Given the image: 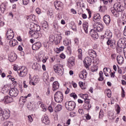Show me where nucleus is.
Segmentation results:
<instances>
[{"mask_svg":"<svg viewBox=\"0 0 126 126\" xmlns=\"http://www.w3.org/2000/svg\"><path fill=\"white\" fill-rule=\"evenodd\" d=\"M16 59H17V56L16 55V54L15 53H11L9 57V60L10 62L13 63V62H15V61H16Z\"/></svg>","mask_w":126,"mask_h":126,"instance_id":"obj_17","label":"nucleus"},{"mask_svg":"<svg viewBox=\"0 0 126 126\" xmlns=\"http://www.w3.org/2000/svg\"><path fill=\"white\" fill-rule=\"evenodd\" d=\"M49 41L50 42H51L52 43H53V42L55 41V36H54L53 35H51L49 36Z\"/></svg>","mask_w":126,"mask_h":126,"instance_id":"obj_45","label":"nucleus"},{"mask_svg":"<svg viewBox=\"0 0 126 126\" xmlns=\"http://www.w3.org/2000/svg\"><path fill=\"white\" fill-rule=\"evenodd\" d=\"M78 57H79V59H81L82 57V49H79L78 50Z\"/></svg>","mask_w":126,"mask_h":126,"instance_id":"obj_43","label":"nucleus"},{"mask_svg":"<svg viewBox=\"0 0 126 126\" xmlns=\"http://www.w3.org/2000/svg\"><path fill=\"white\" fill-rule=\"evenodd\" d=\"M3 126H13V123L11 121H6L3 123Z\"/></svg>","mask_w":126,"mask_h":126,"instance_id":"obj_37","label":"nucleus"},{"mask_svg":"<svg viewBox=\"0 0 126 126\" xmlns=\"http://www.w3.org/2000/svg\"><path fill=\"white\" fill-rule=\"evenodd\" d=\"M62 40V36L59 35L57 37V42L58 43H61V40Z\"/></svg>","mask_w":126,"mask_h":126,"instance_id":"obj_52","label":"nucleus"},{"mask_svg":"<svg viewBox=\"0 0 126 126\" xmlns=\"http://www.w3.org/2000/svg\"><path fill=\"white\" fill-rule=\"evenodd\" d=\"M28 120L29 123H32L33 122V118H32L31 115L28 116Z\"/></svg>","mask_w":126,"mask_h":126,"instance_id":"obj_48","label":"nucleus"},{"mask_svg":"<svg viewBox=\"0 0 126 126\" xmlns=\"http://www.w3.org/2000/svg\"><path fill=\"white\" fill-rule=\"evenodd\" d=\"M122 19L123 21H125V22H126V14L125 13H123L122 15Z\"/></svg>","mask_w":126,"mask_h":126,"instance_id":"obj_47","label":"nucleus"},{"mask_svg":"<svg viewBox=\"0 0 126 126\" xmlns=\"http://www.w3.org/2000/svg\"><path fill=\"white\" fill-rule=\"evenodd\" d=\"M41 122L45 124V125H50V120H49V117L47 115H45L42 117Z\"/></svg>","mask_w":126,"mask_h":126,"instance_id":"obj_23","label":"nucleus"},{"mask_svg":"<svg viewBox=\"0 0 126 126\" xmlns=\"http://www.w3.org/2000/svg\"><path fill=\"white\" fill-rule=\"evenodd\" d=\"M0 6L1 7H0V11L1 10V12L3 13V12L5 11V9H6V6H7V2L2 3Z\"/></svg>","mask_w":126,"mask_h":126,"instance_id":"obj_28","label":"nucleus"},{"mask_svg":"<svg viewBox=\"0 0 126 126\" xmlns=\"http://www.w3.org/2000/svg\"><path fill=\"white\" fill-rule=\"evenodd\" d=\"M70 97H73V98H74V99H77V95L74 93H72L70 94Z\"/></svg>","mask_w":126,"mask_h":126,"instance_id":"obj_46","label":"nucleus"},{"mask_svg":"<svg viewBox=\"0 0 126 126\" xmlns=\"http://www.w3.org/2000/svg\"><path fill=\"white\" fill-rule=\"evenodd\" d=\"M27 108L30 111H31L32 112H33L34 110H35L34 105L31 102L28 103Z\"/></svg>","mask_w":126,"mask_h":126,"instance_id":"obj_30","label":"nucleus"},{"mask_svg":"<svg viewBox=\"0 0 126 126\" xmlns=\"http://www.w3.org/2000/svg\"><path fill=\"white\" fill-rule=\"evenodd\" d=\"M68 65H69L70 67H71V66H74V65L75 64L74 63V62H70L68 63Z\"/></svg>","mask_w":126,"mask_h":126,"instance_id":"obj_57","label":"nucleus"},{"mask_svg":"<svg viewBox=\"0 0 126 126\" xmlns=\"http://www.w3.org/2000/svg\"><path fill=\"white\" fill-rule=\"evenodd\" d=\"M71 28L73 30V31H75V32L77 31L76 26V25L72 26Z\"/></svg>","mask_w":126,"mask_h":126,"instance_id":"obj_63","label":"nucleus"},{"mask_svg":"<svg viewBox=\"0 0 126 126\" xmlns=\"http://www.w3.org/2000/svg\"><path fill=\"white\" fill-rule=\"evenodd\" d=\"M86 10H87L88 13H89V18H91V11L88 8H87Z\"/></svg>","mask_w":126,"mask_h":126,"instance_id":"obj_58","label":"nucleus"},{"mask_svg":"<svg viewBox=\"0 0 126 126\" xmlns=\"http://www.w3.org/2000/svg\"><path fill=\"white\" fill-rule=\"evenodd\" d=\"M92 63V60L89 57H86L85 59V61H84V65L87 68L91 65Z\"/></svg>","mask_w":126,"mask_h":126,"instance_id":"obj_13","label":"nucleus"},{"mask_svg":"<svg viewBox=\"0 0 126 126\" xmlns=\"http://www.w3.org/2000/svg\"><path fill=\"white\" fill-rule=\"evenodd\" d=\"M73 62H75L74 58L71 57V58H69L68 61V63H72Z\"/></svg>","mask_w":126,"mask_h":126,"instance_id":"obj_51","label":"nucleus"},{"mask_svg":"<svg viewBox=\"0 0 126 126\" xmlns=\"http://www.w3.org/2000/svg\"><path fill=\"white\" fill-rule=\"evenodd\" d=\"M17 72L19 73V76L24 77L27 74V69L25 67H22L18 70Z\"/></svg>","mask_w":126,"mask_h":126,"instance_id":"obj_6","label":"nucleus"},{"mask_svg":"<svg viewBox=\"0 0 126 126\" xmlns=\"http://www.w3.org/2000/svg\"><path fill=\"white\" fill-rule=\"evenodd\" d=\"M43 79L46 85H50V83H49V74L48 73H43Z\"/></svg>","mask_w":126,"mask_h":126,"instance_id":"obj_21","label":"nucleus"},{"mask_svg":"<svg viewBox=\"0 0 126 126\" xmlns=\"http://www.w3.org/2000/svg\"><path fill=\"white\" fill-rule=\"evenodd\" d=\"M110 10L112 14L115 17H119L120 16V13L124 10V6H122L120 3H116L114 4V7H112Z\"/></svg>","mask_w":126,"mask_h":126,"instance_id":"obj_1","label":"nucleus"},{"mask_svg":"<svg viewBox=\"0 0 126 126\" xmlns=\"http://www.w3.org/2000/svg\"><path fill=\"white\" fill-rule=\"evenodd\" d=\"M89 27V24L88 22H85L83 24V28L86 34L88 33V27Z\"/></svg>","mask_w":126,"mask_h":126,"instance_id":"obj_29","label":"nucleus"},{"mask_svg":"<svg viewBox=\"0 0 126 126\" xmlns=\"http://www.w3.org/2000/svg\"><path fill=\"white\" fill-rule=\"evenodd\" d=\"M27 96H21L19 98V103L20 105H24L27 101Z\"/></svg>","mask_w":126,"mask_h":126,"instance_id":"obj_26","label":"nucleus"},{"mask_svg":"<svg viewBox=\"0 0 126 126\" xmlns=\"http://www.w3.org/2000/svg\"><path fill=\"white\" fill-rule=\"evenodd\" d=\"M1 115H0V117H2L1 120L2 121L4 120H7L9 117H10V114H9V112L7 111H3V110L1 108Z\"/></svg>","mask_w":126,"mask_h":126,"instance_id":"obj_10","label":"nucleus"},{"mask_svg":"<svg viewBox=\"0 0 126 126\" xmlns=\"http://www.w3.org/2000/svg\"><path fill=\"white\" fill-rule=\"evenodd\" d=\"M60 88V83L58 81H55L52 84V90L53 91H56V90H58Z\"/></svg>","mask_w":126,"mask_h":126,"instance_id":"obj_24","label":"nucleus"},{"mask_svg":"<svg viewBox=\"0 0 126 126\" xmlns=\"http://www.w3.org/2000/svg\"><path fill=\"white\" fill-rule=\"evenodd\" d=\"M123 42H124V45L126 46V38H120L117 42L118 48H124V43H123Z\"/></svg>","mask_w":126,"mask_h":126,"instance_id":"obj_11","label":"nucleus"},{"mask_svg":"<svg viewBox=\"0 0 126 126\" xmlns=\"http://www.w3.org/2000/svg\"><path fill=\"white\" fill-rule=\"evenodd\" d=\"M59 3L60 2H58V1H56L54 3V6L57 10H60V6H61Z\"/></svg>","mask_w":126,"mask_h":126,"instance_id":"obj_40","label":"nucleus"},{"mask_svg":"<svg viewBox=\"0 0 126 126\" xmlns=\"http://www.w3.org/2000/svg\"><path fill=\"white\" fill-rule=\"evenodd\" d=\"M82 13H83V10L82 9V8H80L78 10V14H79V15H80L82 14Z\"/></svg>","mask_w":126,"mask_h":126,"instance_id":"obj_56","label":"nucleus"},{"mask_svg":"<svg viewBox=\"0 0 126 126\" xmlns=\"http://www.w3.org/2000/svg\"><path fill=\"white\" fill-rule=\"evenodd\" d=\"M33 30L34 31V32H38L40 31V30H41V28L39 26L35 25Z\"/></svg>","mask_w":126,"mask_h":126,"instance_id":"obj_41","label":"nucleus"},{"mask_svg":"<svg viewBox=\"0 0 126 126\" xmlns=\"http://www.w3.org/2000/svg\"><path fill=\"white\" fill-rule=\"evenodd\" d=\"M79 86H80V87L82 88V89H85V88H83V82H79Z\"/></svg>","mask_w":126,"mask_h":126,"instance_id":"obj_60","label":"nucleus"},{"mask_svg":"<svg viewBox=\"0 0 126 126\" xmlns=\"http://www.w3.org/2000/svg\"><path fill=\"white\" fill-rule=\"evenodd\" d=\"M42 36L41 34H39V32H34V33L32 34V37L34 39H38L39 37Z\"/></svg>","mask_w":126,"mask_h":126,"instance_id":"obj_34","label":"nucleus"},{"mask_svg":"<svg viewBox=\"0 0 126 126\" xmlns=\"http://www.w3.org/2000/svg\"><path fill=\"white\" fill-rule=\"evenodd\" d=\"M90 34L93 38H94L95 39H98L99 36L98 35V33L96 32L95 30H91L90 32Z\"/></svg>","mask_w":126,"mask_h":126,"instance_id":"obj_20","label":"nucleus"},{"mask_svg":"<svg viewBox=\"0 0 126 126\" xmlns=\"http://www.w3.org/2000/svg\"><path fill=\"white\" fill-rule=\"evenodd\" d=\"M116 112H117V114H120V112H121V107L120 106L118 105L117 108L116 109Z\"/></svg>","mask_w":126,"mask_h":126,"instance_id":"obj_53","label":"nucleus"},{"mask_svg":"<svg viewBox=\"0 0 126 126\" xmlns=\"http://www.w3.org/2000/svg\"><path fill=\"white\" fill-rule=\"evenodd\" d=\"M101 20V16L99 13L94 14L93 17V20L94 22H97V21H100Z\"/></svg>","mask_w":126,"mask_h":126,"instance_id":"obj_27","label":"nucleus"},{"mask_svg":"<svg viewBox=\"0 0 126 126\" xmlns=\"http://www.w3.org/2000/svg\"><path fill=\"white\" fill-rule=\"evenodd\" d=\"M75 102L73 101H67L65 103V107L68 111H73L75 108Z\"/></svg>","mask_w":126,"mask_h":126,"instance_id":"obj_4","label":"nucleus"},{"mask_svg":"<svg viewBox=\"0 0 126 126\" xmlns=\"http://www.w3.org/2000/svg\"><path fill=\"white\" fill-rule=\"evenodd\" d=\"M107 45H110L111 48L112 49H118V44L115 40L108 39L107 41Z\"/></svg>","mask_w":126,"mask_h":126,"instance_id":"obj_7","label":"nucleus"},{"mask_svg":"<svg viewBox=\"0 0 126 126\" xmlns=\"http://www.w3.org/2000/svg\"><path fill=\"white\" fill-rule=\"evenodd\" d=\"M14 37V32L11 29H8L6 33V38L7 40H12Z\"/></svg>","mask_w":126,"mask_h":126,"instance_id":"obj_8","label":"nucleus"},{"mask_svg":"<svg viewBox=\"0 0 126 126\" xmlns=\"http://www.w3.org/2000/svg\"><path fill=\"white\" fill-rule=\"evenodd\" d=\"M39 81H40V79L38 78H36V77H33V79L30 81V84L31 85H33L35 86L37 83H39Z\"/></svg>","mask_w":126,"mask_h":126,"instance_id":"obj_18","label":"nucleus"},{"mask_svg":"<svg viewBox=\"0 0 126 126\" xmlns=\"http://www.w3.org/2000/svg\"><path fill=\"white\" fill-rule=\"evenodd\" d=\"M63 44L65 46H68L71 44V41L70 39H67L63 41Z\"/></svg>","mask_w":126,"mask_h":126,"instance_id":"obj_39","label":"nucleus"},{"mask_svg":"<svg viewBox=\"0 0 126 126\" xmlns=\"http://www.w3.org/2000/svg\"><path fill=\"white\" fill-rule=\"evenodd\" d=\"M71 13H72V14H77V12H76V10H75L73 8L71 9Z\"/></svg>","mask_w":126,"mask_h":126,"instance_id":"obj_54","label":"nucleus"},{"mask_svg":"<svg viewBox=\"0 0 126 126\" xmlns=\"http://www.w3.org/2000/svg\"><path fill=\"white\" fill-rule=\"evenodd\" d=\"M32 69L34 70H39L41 68V65L39 63H33L32 66Z\"/></svg>","mask_w":126,"mask_h":126,"instance_id":"obj_31","label":"nucleus"},{"mask_svg":"<svg viewBox=\"0 0 126 126\" xmlns=\"http://www.w3.org/2000/svg\"><path fill=\"white\" fill-rule=\"evenodd\" d=\"M42 28L44 31H47L49 29V25H48V23L45 22L42 24Z\"/></svg>","mask_w":126,"mask_h":126,"instance_id":"obj_36","label":"nucleus"},{"mask_svg":"<svg viewBox=\"0 0 126 126\" xmlns=\"http://www.w3.org/2000/svg\"><path fill=\"white\" fill-rule=\"evenodd\" d=\"M103 21L106 25H109L111 22V18H110V16L109 15H105L103 17Z\"/></svg>","mask_w":126,"mask_h":126,"instance_id":"obj_22","label":"nucleus"},{"mask_svg":"<svg viewBox=\"0 0 126 126\" xmlns=\"http://www.w3.org/2000/svg\"><path fill=\"white\" fill-rule=\"evenodd\" d=\"M64 49V47L63 46H61L58 49V52H63V49Z\"/></svg>","mask_w":126,"mask_h":126,"instance_id":"obj_61","label":"nucleus"},{"mask_svg":"<svg viewBox=\"0 0 126 126\" xmlns=\"http://www.w3.org/2000/svg\"><path fill=\"white\" fill-rule=\"evenodd\" d=\"M54 71L59 76H62L63 74L64 70L63 65L61 64H56L54 66Z\"/></svg>","mask_w":126,"mask_h":126,"instance_id":"obj_2","label":"nucleus"},{"mask_svg":"<svg viewBox=\"0 0 126 126\" xmlns=\"http://www.w3.org/2000/svg\"><path fill=\"white\" fill-rule=\"evenodd\" d=\"M112 36H113V33L112 32L109 30H106L103 35L104 38L106 39H108V40H111V38H112Z\"/></svg>","mask_w":126,"mask_h":126,"instance_id":"obj_14","label":"nucleus"},{"mask_svg":"<svg viewBox=\"0 0 126 126\" xmlns=\"http://www.w3.org/2000/svg\"><path fill=\"white\" fill-rule=\"evenodd\" d=\"M48 14L50 15V16H53V10H49L48 12H47Z\"/></svg>","mask_w":126,"mask_h":126,"instance_id":"obj_59","label":"nucleus"},{"mask_svg":"<svg viewBox=\"0 0 126 126\" xmlns=\"http://www.w3.org/2000/svg\"><path fill=\"white\" fill-rule=\"evenodd\" d=\"M98 70V67L96 66H93L91 68V71L92 72H95V71H97Z\"/></svg>","mask_w":126,"mask_h":126,"instance_id":"obj_42","label":"nucleus"},{"mask_svg":"<svg viewBox=\"0 0 126 126\" xmlns=\"http://www.w3.org/2000/svg\"><path fill=\"white\" fill-rule=\"evenodd\" d=\"M81 97L83 99H84V102H85L86 101H90V99H88L89 96L88 94H81Z\"/></svg>","mask_w":126,"mask_h":126,"instance_id":"obj_35","label":"nucleus"},{"mask_svg":"<svg viewBox=\"0 0 126 126\" xmlns=\"http://www.w3.org/2000/svg\"><path fill=\"white\" fill-rule=\"evenodd\" d=\"M123 53L124 54V56L125 57V58L126 59V47H124L123 48Z\"/></svg>","mask_w":126,"mask_h":126,"instance_id":"obj_64","label":"nucleus"},{"mask_svg":"<svg viewBox=\"0 0 126 126\" xmlns=\"http://www.w3.org/2000/svg\"><path fill=\"white\" fill-rule=\"evenodd\" d=\"M30 0H23V3L25 5H27L29 3Z\"/></svg>","mask_w":126,"mask_h":126,"instance_id":"obj_49","label":"nucleus"},{"mask_svg":"<svg viewBox=\"0 0 126 126\" xmlns=\"http://www.w3.org/2000/svg\"><path fill=\"white\" fill-rule=\"evenodd\" d=\"M112 71V70L110 68H104L103 73L105 74V76H109V73Z\"/></svg>","mask_w":126,"mask_h":126,"instance_id":"obj_32","label":"nucleus"},{"mask_svg":"<svg viewBox=\"0 0 126 126\" xmlns=\"http://www.w3.org/2000/svg\"><path fill=\"white\" fill-rule=\"evenodd\" d=\"M99 78L98 79V81H103L104 80V77H103V72L100 71L99 72Z\"/></svg>","mask_w":126,"mask_h":126,"instance_id":"obj_38","label":"nucleus"},{"mask_svg":"<svg viewBox=\"0 0 126 126\" xmlns=\"http://www.w3.org/2000/svg\"><path fill=\"white\" fill-rule=\"evenodd\" d=\"M93 27L94 29L97 32H101V31H103V29L104 28L103 24L99 22L95 23L93 25Z\"/></svg>","mask_w":126,"mask_h":126,"instance_id":"obj_5","label":"nucleus"},{"mask_svg":"<svg viewBox=\"0 0 126 126\" xmlns=\"http://www.w3.org/2000/svg\"><path fill=\"white\" fill-rule=\"evenodd\" d=\"M88 52L89 56H90V57L93 59H94V58H96V57H97V53H96V51H94L93 49H89Z\"/></svg>","mask_w":126,"mask_h":126,"instance_id":"obj_16","label":"nucleus"},{"mask_svg":"<svg viewBox=\"0 0 126 126\" xmlns=\"http://www.w3.org/2000/svg\"><path fill=\"white\" fill-rule=\"evenodd\" d=\"M83 108L84 109H85V110H87V111H89V110L91 109V104H90V101L88 100L87 101V100H86L84 104Z\"/></svg>","mask_w":126,"mask_h":126,"instance_id":"obj_19","label":"nucleus"},{"mask_svg":"<svg viewBox=\"0 0 126 126\" xmlns=\"http://www.w3.org/2000/svg\"><path fill=\"white\" fill-rule=\"evenodd\" d=\"M63 109V106L61 104H58L54 109V111L55 113H58V112H60V111H62Z\"/></svg>","mask_w":126,"mask_h":126,"instance_id":"obj_33","label":"nucleus"},{"mask_svg":"<svg viewBox=\"0 0 126 126\" xmlns=\"http://www.w3.org/2000/svg\"><path fill=\"white\" fill-rule=\"evenodd\" d=\"M106 94L108 98H111V96H112V92H111V90H108Z\"/></svg>","mask_w":126,"mask_h":126,"instance_id":"obj_44","label":"nucleus"},{"mask_svg":"<svg viewBox=\"0 0 126 126\" xmlns=\"http://www.w3.org/2000/svg\"><path fill=\"white\" fill-rule=\"evenodd\" d=\"M117 61L119 64H123L124 63V62L125 61V59L123 56L118 55L117 57Z\"/></svg>","mask_w":126,"mask_h":126,"instance_id":"obj_25","label":"nucleus"},{"mask_svg":"<svg viewBox=\"0 0 126 126\" xmlns=\"http://www.w3.org/2000/svg\"><path fill=\"white\" fill-rule=\"evenodd\" d=\"M55 101L57 103H62L63 100V94L61 92H57L54 94Z\"/></svg>","mask_w":126,"mask_h":126,"instance_id":"obj_3","label":"nucleus"},{"mask_svg":"<svg viewBox=\"0 0 126 126\" xmlns=\"http://www.w3.org/2000/svg\"><path fill=\"white\" fill-rule=\"evenodd\" d=\"M18 93V90H17L16 88H14L10 90L9 94L10 95V96H11V97L15 98V97H17Z\"/></svg>","mask_w":126,"mask_h":126,"instance_id":"obj_9","label":"nucleus"},{"mask_svg":"<svg viewBox=\"0 0 126 126\" xmlns=\"http://www.w3.org/2000/svg\"><path fill=\"white\" fill-rule=\"evenodd\" d=\"M12 42L13 43V47L16 46V43H17V40L16 39H13L12 40Z\"/></svg>","mask_w":126,"mask_h":126,"instance_id":"obj_55","label":"nucleus"},{"mask_svg":"<svg viewBox=\"0 0 126 126\" xmlns=\"http://www.w3.org/2000/svg\"><path fill=\"white\" fill-rule=\"evenodd\" d=\"M81 72L82 73L83 76H84V79L85 80V78H86V77H87V73L85 72L84 71H82Z\"/></svg>","mask_w":126,"mask_h":126,"instance_id":"obj_50","label":"nucleus"},{"mask_svg":"<svg viewBox=\"0 0 126 126\" xmlns=\"http://www.w3.org/2000/svg\"><path fill=\"white\" fill-rule=\"evenodd\" d=\"M1 101L4 102V104H8V103L13 102V98L8 95H6L4 97L3 99H1Z\"/></svg>","mask_w":126,"mask_h":126,"instance_id":"obj_12","label":"nucleus"},{"mask_svg":"<svg viewBox=\"0 0 126 126\" xmlns=\"http://www.w3.org/2000/svg\"><path fill=\"white\" fill-rule=\"evenodd\" d=\"M35 11L37 14H40L41 13V9L39 8H37L35 10Z\"/></svg>","mask_w":126,"mask_h":126,"instance_id":"obj_62","label":"nucleus"},{"mask_svg":"<svg viewBox=\"0 0 126 126\" xmlns=\"http://www.w3.org/2000/svg\"><path fill=\"white\" fill-rule=\"evenodd\" d=\"M41 47H42V44L41 43V42H37L34 44H32V49L34 51H37V50H39V49H40Z\"/></svg>","mask_w":126,"mask_h":126,"instance_id":"obj_15","label":"nucleus"}]
</instances>
